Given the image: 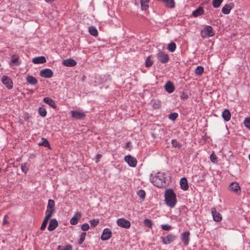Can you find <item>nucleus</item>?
Masks as SVG:
<instances>
[{
	"instance_id": "nucleus-1",
	"label": "nucleus",
	"mask_w": 250,
	"mask_h": 250,
	"mask_svg": "<svg viewBox=\"0 0 250 250\" xmlns=\"http://www.w3.org/2000/svg\"><path fill=\"white\" fill-rule=\"evenodd\" d=\"M151 182L157 187H162L165 186L166 178L163 172H158L155 176L150 178Z\"/></svg>"
},
{
	"instance_id": "nucleus-2",
	"label": "nucleus",
	"mask_w": 250,
	"mask_h": 250,
	"mask_svg": "<svg viewBox=\"0 0 250 250\" xmlns=\"http://www.w3.org/2000/svg\"><path fill=\"white\" fill-rule=\"evenodd\" d=\"M165 197L167 205L170 208L174 207L177 201L174 191L171 189H167L165 192Z\"/></svg>"
},
{
	"instance_id": "nucleus-3",
	"label": "nucleus",
	"mask_w": 250,
	"mask_h": 250,
	"mask_svg": "<svg viewBox=\"0 0 250 250\" xmlns=\"http://www.w3.org/2000/svg\"><path fill=\"white\" fill-rule=\"evenodd\" d=\"M200 35L203 38H206L213 37L214 35V32L211 26L207 25L201 31Z\"/></svg>"
},
{
	"instance_id": "nucleus-4",
	"label": "nucleus",
	"mask_w": 250,
	"mask_h": 250,
	"mask_svg": "<svg viewBox=\"0 0 250 250\" xmlns=\"http://www.w3.org/2000/svg\"><path fill=\"white\" fill-rule=\"evenodd\" d=\"M55 211V202L54 200L49 199L48 202L47 209L45 211L46 216L51 217Z\"/></svg>"
},
{
	"instance_id": "nucleus-5",
	"label": "nucleus",
	"mask_w": 250,
	"mask_h": 250,
	"mask_svg": "<svg viewBox=\"0 0 250 250\" xmlns=\"http://www.w3.org/2000/svg\"><path fill=\"white\" fill-rule=\"evenodd\" d=\"M124 160L131 167H134L137 165V161L136 159L130 155L125 156L124 158Z\"/></svg>"
},
{
	"instance_id": "nucleus-6",
	"label": "nucleus",
	"mask_w": 250,
	"mask_h": 250,
	"mask_svg": "<svg viewBox=\"0 0 250 250\" xmlns=\"http://www.w3.org/2000/svg\"><path fill=\"white\" fill-rule=\"evenodd\" d=\"M117 224L118 226L125 229H129L131 225L130 222L124 218L118 219Z\"/></svg>"
},
{
	"instance_id": "nucleus-7",
	"label": "nucleus",
	"mask_w": 250,
	"mask_h": 250,
	"mask_svg": "<svg viewBox=\"0 0 250 250\" xmlns=\"http://www.w3.org/2000/svg\"><path fill=\"white\" fill-rule=\"evenodd\" d=\"M71 117L77 120H82L86 116V114L84 112H80L77 110L71 111Z\"/></svg>"
},
{
	"instance_id": "nucleus-8",
	"label": "nucleus",
	"mask_w": 250,
	"mask_h": 250,
	"mask_svg": "<svg viewBox=\"0 0 250 250\" xmlns=\"http://www.w3.org/2000/svg\"><path fill=\"white\" fill-rule=\"evenodd\" d=\"M1 81L2 83L5 85L8 89H10L12 88L13 82L8 76H3Z\"/></svg>"
},
{
	"instance_id": "nucleus-9",
	"label": "nucleus",
	"mask_w": 250,
	"mask_h": 250,
	"mask_svg": "<svg viewBox=\"0 0 250 250\" xmlns=\"http://www.w3.org/2000/svg\"><path fill=\"white\" fill-rule=\"evenodd\" d=\"M157 55L158 60L162 63H166L169 60V57L168 54L165 52L160 51L157 53Z\"/></svg>"
},
{
	"instance_id": "nucleus-10",
	"label": "nucleus",
	"mask_w": 250,
	"mask_h": 250,
	"mask_svg": "<svg viewBox=\"0 0 250 250\" xmlns=\"http://www.w3.org/2000/svg\"><path fill=\"white\" fill-rule=\"evenodd\" d=\"M112 235V232L109 229L106 228L103 230L102 236L101 239L102 240H108Z\"/></svg>"
},
{
	"instance_id": "nucleus-11",
	"label": "nucleus",
	"mask_w": 250,
	"mask_h": 250,
	"mask_svg": "<svg viewBox=\"0 0 250 250\" xmlns=\"http://www.w3.org/2000/svg\"><path fill=\"white\" fill-rule=\"evenodd\" d=\"M53 73L52 71L48 68L42 70L40 71V75L43 78H50L53 76Z\"/></svg>"
},
{
	"instance_id": "nucleus-12",
	"label": "nucleus",
	"mask_w": 250,
	"mask_h": 250,
	"mask_svg": "<svg viewBox=\"0 0 250 250\" xmlns=\"http://www.w3.org/2000/svg\"><path fill=\"white\" fill-rule=\"evenodd\" d=\"M176 236L172 234H169L167 236L162 237V241L164 244H169L173 242Z\"/></svg>"
},
{
	"instance_id": "nucleus-13",
	"label": "nucleus",
	"mask_w": 250,
	"mask_h": 250,
	"mask_svg": "<svg viewBox=\"0 0 250 250\" xmlns=\"http://www.w3.org/2000/svg\"><path fill=\"white\" fill-rule=\"evenodd\" d=\"M189 235L190 233L188 231H185L181 234V240L185 246H187L189 243Z\"/></svg>"
},
{
	"instance_id": "nucleus-14",
	"label": "nucleus",
	"mask_w": 250,
	"mask_h": 250,
	"mask_svg": "<svg viewBox=\"0 0 250 250\" xmlns=\"http://www.w3.org/2000/svg\"><path fill=\"white\" fill-rule=\"evenodd\" d=\"M211 211L214 221L217 222H220L222 220L221 214L217 212L215 208H212Z\"/></svg>"
},
{
	"instance_id": "nucleus-15",
	"label": "nucleus",
	"mask_w": 250,
	"mask_h": 250,
	"mask_svg": "<svg viewBox=\"0 0 250 250\" xmlns=\"http://www.w3.org/2000/svg\"><path fill=\"white\" fill-rule=\"evenodd\" d=\"M76 62L72 59L64 60L62 62V64L67 67H73L76 65Z\"/></svg>"
},
{
	"instance_id": "nucleus-16",
	"label": "nucleus",
	"mask_w": 250,
	"mask_h": 250,
	"mask_svg": "<svg viewBox=\"0 0 250 250\" xmlns=\"http://www.w3.org/2000/svg\"><path fill=\"white\" fill-rule=\"evenodd\" d=\"M58 223L56 219H51L49 222V226L48 227V230L50 231L54 230L58 226Z\"/></svg>"
},
{
	"instance_id": "nucleus-17",
	"label": "nucleus",
	"mask_w": 250,
	"mask_h": 250,
	"mask_svg": "<svg viewBox=\"0 0 250 250\" xmlns=\"http://www.w3.org/2000/svg\"><path fill=\"white\" fill-rule=\"evenodd\" d=\"M43 101L44 103H45L46 104L49 105L50 106H51L54 109L57 108V104H56L54 101L53 100L50 98L45 97L43 99Z\"/></svg>"
},
{
	"instance_id": "nucleus-18",
	"label": "nucleus",
	"mask_w": 250,
	"mask_h": 250,
	"mask_svg": "<svg viewBox=\"0 0 250 250\" xmlns=\"http://www.w3.org/2000/svg\"><path fill=\"white\" fill-rule=\"evenodd\" d=\"M81 217V212L76 213L75 215L70 219V223L71 225H75L78 223L79 220Z\"/></svg>"
},
{
	"instance_id": "nucleus-19",
	"label": "nucleus",
	"mask_w": 250,
	"mask_h": 250,
	"mask_svg": "<svg viewBox=\"0 0 250 250\" xmlns=\"http://www.w3.org/2000/svg\"><path fill=\"white\" fill-rule=\"evenodd\" d=\"M180 184L181 188L184 190H187L188 188V181L185 177L181 178Z\"/></svg>"
},
{
	"instance_id": "nucleus-20",
	"label": "nucleus",
	"mask_w": 250,
	"mask_h": 250,
	"mask_svg": "<svg viewBox=\"0 0 250 250\" xmlns=\"http://www.w3.org/2000/svg\"><path fill=\"white\" fill-rule=\"evenodd\" d=\"M165 89L169 93L173 92L174 90V86L173 83L170 81L167 82L165 84Z\"/></svg>"
},
{
	"instance_id": "nucleus-21",
	"label": "nucleus",
	"mask_w": 250,
	"mask_h": 250,
	"mask_svg": "<svg viewBox=\"0 0 250 250\" xmlns=\"http://www.w3.org/2000/svg\"><path fill=\"white\" fill-rule=\"evenodd\" d=\"M32 62L35 64L43 63L46 62V59L43 56L35 57L33 59Z\"/></svg>"
},
{
	"instance_id": "nucleus-22",
	"label": "nucleus",
	"mask_w": 250,
	"mask_h": 250,
	"mask_svg": "<svg viewBox=\"0 0 250 250\" xmlns=\"http://www.w3.org/2000/svg\"><path fill=\"white\" fill-rule=\"evenodd\" d=\"M229 189L233 192H237L240 190V188L238 183L232 182L229 186Z\"/></svg>"
},
{
	"instance_id": "nucleus-23",
	"label": "nucleus",
	"mask_w": 250,
	"mask_h": 250,
	"mask_svg": "<svg viewBox=\"0 0 250 250\" xmlns=\"http://www.w3.org/2000/svg\"><path fill=\"white\" fill-rule=\"evenodd\" d=\"M204 11L202 7H199L197 9L192 12V16L194 17H197L199 16L203 15Z\"/></svg>"
},
{
	"instance_id": "nucleus-24",
	"label": "nucleus",
	"mask_w": 250,
	"mask_h": 250,
	"mask_svg": "<svg viewBox=\"0 0 250 250\" xmlns=\"http://www.w3.org/2000/svg\"><path fill=\"white\" fill-rule=\"evenodd\" d=\"M231 5V4H226L224 6L222 9V12L225 15L229 14L232 8V6Z\"/></svg>"
},
{
	"instance_id": "nucleus-25",
	"label": "nucleus",
	"mask_w": 250,
	"mask_h": 250,
	"mask_svg": "<svg viewBox=\"0 0 250 250\" xmlns=\"http://www.w3.org/2000/svg\"><path fill=\"white\" fill-rule=\"evenodd\" d=\"M222 117L225 121H229L230 119L231 114L228 109H225L222 113Z\"/></svg>"
},
{
	"instance_id": "nucleus-26",
	"label": "nucleus",
	"mask_w": 250,
	"mask_h": 250,
	"mask_svg": "<svg viewBox=\"0 0 250 250\" xmlns=\"http://www.w3.org/2000/svg\"><path fill=\"white\" fill-rule=\"evenodd\" d=\"M21 62L19 61V57L14 55L12 56L11 61L10 63L11 65H15L18 66L20 64Z\"/></svg>"
},
{
	"instance_id": "nucleus-27",
	"label": "nucleus",
	"mask_w": 250,
	"mask_h": 250,
	"mask_svg": "<svg viewBox=\"0 0 250 250\" xmlns=\"http://www.w3.org/2000/svg\"><path fill=\"white\" fill-rule=\"evenodd\" d=\"M26 81L29 84L32 85L38 83V80L36 78L31 75L27 76Z\"/></svg>"
},
{
	"instance_id": "nucleus-28",
	"label": "nucleus",
	"mask_w": 250,
	"mask_h": 250,
	"mask_svg": "<svg viewBox=\"0 0 250 250\" xmlns=\"http://www.w3.org/2000/svg\"><path fill=\"white\" fill-rule=\"evenodd\" d=\"M163 2L166 3L167 7L173 8L175 7V1L174 0H162Z\"/></svg>"
},
{
	"instance_id": "nucleus-29",
	"label": "nucleus",
	"mask_w": 250,
	"mask_h": 250,
	"mask_svg": "<svg viewBox=\"0 0 250 250\" xmlns=\"http://www.w3.org/2000/svg\"><path fill=\"white\" fill-rule=\"evenodd\" d=\"M149 0H140L141 8L143 10H146L148 7Z\"/></svg>"
},
{
	"instance_id": "nucleus-30",
	"label": "nucleus",
	"mask_w": 250,
	"mask_h": 250,
	"mask_svg": "<svg viewBox=\"0 0 250 250\" xmlns=\"http://www.w3.org/2000/svg\"><path fill=\"white\" fill-rule=\"evenodd\" d=\"M50 218V217H49L48 216H47L45 215V216L43 219V222L41 227V230H43L45 229L46 225L48 223V220Z\"/></svg>"
},
{
	"instance_id": "nucleus-31",
	"label": "nucleus",
	"mask_w": 250,
	"mask_h": 250,
	"mask_svg": "<svg viewBox=\"0 0 250 250\" xmlns=\"http://www.w3.org/2000/svg\"><path fill=\"white\" fill-rule=\"evenodd\" d=\"M153 63V61L151 59V56H149L146 58L145 62V66L146 67H149L152 66Z\"/></svg>"
},
{
	"instance_id": "nucleus-32",
	"label": "nucleus",
	"mask_w": 250,
	"mask_h": 250,
	"mask_svg": "<svg viewBox=\"0 0 250 250\" xmlns=\"http://www.w3.org/2000/svg\"><path fill=\"white\" fill-rule=\"evenodd\" d=\"M89 32L91 35L93 36L96 37L98 35V31L97 29L94 26L89 27Z\"/></svg>"
},
{
	"instance_id": "nucleus-33",
	"label": "nucleus",
	"mask_w": 250,
	"mask_h": 250,
	"mask_svg": "<svg viewBox=\"0 0 250 250\" xmlns=\"http://www.w3.org/2000/svg\"><path fill=\"white\" fill-rule=\"evenodd\" d=\"M168 50L171 52H173L176 48V45L175 43L174 42H171L168 44V47H167Z\"/></svg>"
},
{
	"instance_id": "nucleus-34",
	"label": "nucleus",
	"mask_w": 250,
	"mask_h": 250,
	"mask_svg": "<svg viewBox=\"0 0 250 250\" xmlns=\"http://www.w3.org/2000/svg\"><path fill=\"white\" fill-rule=\"evenodd\" d=\"M223 0H212V6L214 8H218Z\"/></svg>"
},
{
	"instance_id": "nucleus-35",
	"label": "nucleus",
	"mask_w": 250,
	"mask_h": 250,
	"mask_svg": "<svg viewBox=\"0 0 250 250\" xmlns=\"http://www.w3.org/2000/svg\"><path fill=\"white\" fill-rule=\"evenodd\" d=\"M144 224L145 226H146L147 228H148L149 229L152 228V221L150 220H149V219H147V218L145 219L144 220Z\"/></svg>"
},
{
	"instance_id": "nucleus-36",
	"label": "nucleus",
	"mask_w": 250,
	"mask_h": 250,
	"mask_svg": "<svg viewBox=\"0 0 250 250\" xmlns=\"http://www.w3.org/2000/svg\"><path fill=\"white\" fill-rule=\"evenodd\" d=\"M38 112L39 114L42 117H45L46 115L47 112L44 107H40L38 109Z\"/></svg>"
},
{
	"instance_id": "nucleus-37",
	"label": "nucleus",
	"mask_w": 250,
	"mask_h": 250,
	"mask_svg": "<svg viewBox=\"0 0 250 250\" xmlns=\"http://www.w3.org/2000/svg\"><path fill=\"white\" fill-rule=\"evenodd\" d=\"M204 71V68L202 66H198L196 67L195 70V73L196 74L200 75Z\"/></svg>"
},
{
	"instance_id": "nucleus-38",
	"label": "nucleus",
	"mask_w": 250,
	"mask_h": 250,
	"mask_svg": "<svg viewBox=\"0 0 250 250\" xmlns=\"http://www.w3.org/2000/svg\"><path fill=\"white\" fill-rule=\"evenodd\" d=\"M86 235V232H82L80 235V237L79 238V240L78 241L79 244L81 245L82 244L83 242L84 241L85 237Z\"/></svg>"
},
{
	"instance_id": "nucleus-39",
	"label": "nucleus",
	"mask_w": 250,
	"mask_h": 250,
	"mask_svg": "<svg viewBox=\"0 0 250 250\" xmlns=\"http://www.w3.org/2000/svg\"><path fill=\"white\" fill-rule=\"evenodd\" d=\"M137 195L143 200L146 197V192L144 190L140 189L137 191Z\"/></svg>"
},
{
	"instance_id": "nucleus-40",
	"label": "nucleus",
	"mask_w": 250,
	"mask_h": 250,
	"mask_svg": "<svg viewBox=\"0 0 250 250\" xmlns=\"http://www.w3.org/2000/svg\"><path fill=\"white\" fill-rule=\"evenodd\" d=\"M171 144L174 147L180 148L181 146V144L176 140H172Z\"/></svg>"
},
{
	"instance_id": "nucleus-41",
	"label": "nucleus",
	"mask_w": 250,
	"mask_h": 250,
	"mask_svg": "<svg viewBox=\"0 0 250 250\" xmlns=\"http://www.w3.org/2000/svg\"><path fill=\"white\" fill-rule=\"evenodd\" d=\"M178 116V113L174 112L170 114L168 118L172 121H175L177 118Z\"/></svg>"
},
{
	"instance_id": "nucleus-42",
	"label": "nucleus",
	"mask_w": 250,
	"mask_h": 250,
	"mask_svg": "<svg viewBox=\"0 0 250 250\" xmlns=\"http://www.w3.org/2000/svg\"><path fill=\"white\" fill-rule=\"evenodd\" d=\"M99 219H91L89 221V223L92 227H96L99 223Z\"/></svg>"
},
{
	"instance_id": "nucleus-43",
	"label": "nucleus",
	"mask_w": 250,
	"mask_h": 250,
	"mask_svg": "<svg viewBox=\"0 0 250 250\" xmlns=\"http://www.w3.org/2000/svg\"><path fill=\"white\" fill-rule=\"evenodd\" d=\"M21 170L26 174L28 170V168L27 167V164L26 163L22 164L21 165Z\"/></svg>"
},
{
	"instance_id": "nucleus-44",
	"label": "nucleus",
	"mask_w": 250,
	"mask_h": 250,
	"mask_svg": "<svg viewBox=\"0 0 250 250\" xmlns=\"http://www.w3.org/2000/svg\"><path fill=\"white\" fill-rule=\"evenodd\" d=\"M244 124L247 128L250 129V117L246 118L244 121Z\"/></svg>"
},
{
	"instance_id": "nucleus-45",
	"label": "nucleus",
	"mask_w": 250,
	"mask_h": 250,
	"mask_svg": "<svg viewBox=\"0 0 250 250\" xmlns=\"http://www.w3.org/2000/svg\"><path fill=\"white\" fill-rule=\"evenodd\" d=\"M42 142L41 143H40L39 144L40 145L44 146L45 147H48L49 146V142L47 141V139L42 138Z\"/></svg>"
},
{
	"instance_id": "nucleus-46",
	"label": "nucleus",
	"mask_w": 250,
	"mask_h": 250,
	"mask_svg": "<svg viewBox=\"0 0 250 250\" xmlns=\"http://www.w3.org/2000/svg\"><path fill=\"white\" fill-rule=\"evenodd\" d=\"M161 106V102L159 101H154L153 103V107L155 109L160 108Z\"/></svg>"
},
{
	"instance_id": "nucleus-47",
	"label": "nucleus",
	"mask_w": 250,
	"mask_h": 250,
	"mask_svg": "<svg viewBox=\"0 0 250 250\" xmlns=\"http://www.w3.org/2000/svg\"><path fill=\"white\" fill-rule=\"evenodd\" d=\"M81 229L83 231H87L89 229V226L87 223H84L82 225Z\"/></svg>"
},
{
	"instance_id": "nucleus-48",
	"label": "nucleus",
	"mask_w": 250,
	"mask_h": 250,
	"mask_svg": "<svg viewBox=\"0 0 250 250\" xmlns=\"http://www.w3.org/2000/svg\"><path fill=\"white\" fill-rule=\"evenodd\" d=\"M162 229L165 230H169L171 229V227L168 225H163Z\"/></svg>"
},
{
	"instance_id": "nucleus-49",
	"label": "nucleus",
	"mask_w": 250,
	"mask_h": 250,
	"mask_svg": "<svg viewBox=\"0 0 250 250\" xmlns=\"http://www.w3.org/2000/svg\"><path fill=\"white\" fill-rule=\"evenodd\" d=\"M210 159L212 162L215 163L217 159V157L215 154L212 153L210 156Z\"/></svg>"
},
{
	"instance_id": "nucleus-50",
	"label": "nucleus",
	"mask_w": 250,
	"mask_h": 250,
	"mask_svg": "<svg viewBox=\"0 0 250 250\" xmlns=\"http://www.w3.org/2000/svg\"><path fill=\"white\" fill-rule=\"evenodd\" d=\"M72 246L70 245H65L62 250H72Z\"/></svg>"
},
{
	"instance_id": "nucleus-51",
	"label": "nucleus",
	"mask_w": 250,
	"mask_h": 250,
	"mask_svg": "<svg viewBox=\"0 0 250 250\" xmlns=\"http://www.w3.org/2000/svg\"><path fill=\"white\" fill-rule=\"evenodd\" d=\"M180 97L181 99L186 100L188 98V95H187V94L183 92L180 95Z\"/></svg>"
},
{
	"instance_id": "nucleus-52",
	"label": "nucleus",
	"mask_w": 250,
	"mask_h": 250,
	"mask_svg": "<svg viewBox=\"0 0 250 250\" xmlns=\"http://www.w3.org/2000/svg\"><path fill=\"white\" fill-rule=\"evenodd\" d=\"M6 217H7L6 215H5L4 217L3 220V225H6V224H8V222L6 220Z\"/></svg>"
},
{
	"instance_id": "nucleus-53",
	"label": "nucleus",
	"mask_w": 250,
	"mask_h": 250,
	"mask_svg": "<svg viewBox=\"0 0 250 250\" xmlns=\"http://www.w3.org/2000/svg\"><path fill=\"white\" fill-rule=\"evenodd\" d=\"M102 158V155L101 154H98L96 156V163H98L99 161V160Z\"/></svg>"
},
{
	"instance_id": "nucleus-54",
	"label": "nucleus",
	"mask_w": 250,
	"mask_h": 250,
	"mask_svg": "<svg viewBox=\"0 0 250 250\" xmlns=\"http://www.w3.org/2000/svg\"><path fill=\"white\" fill-rule=\"evenodd\" d=\"M55 0H45L46 2L50 3L54 1Z\"/></svg>"
},
{
	"instance_id": "nucleus-55",
	"label": "nucleus",
	"mask_w": 250,
	"mask_h": 250,
	"mask_svg": "<svg viewBox=\"0 0 250 250\" xmlns=\"http://www.w3.org/2000/svg\"><path fill=\"white\" fill-rule=\"evenodd\" d=\"M249 160H250V155H249Z\"/></svg>"
},
{
	"instance_id": "nucleus-56",
	"label": "nucleus",
	"mask_w": 250,
	"mask_h": 250,
	"mask_svg": "<svg viewBox=\"0 0 250 250\" xmlns=\"http://www.w3.org/2000/svg\"><path fill=\"white\" fill-rule=\"evenodd\" d=\"M1 171V168H0V171Z\"/></svg>"
},
{
	"instance_id": "nucleus-57",
	"label": "nucleus",
	"mask_w": 250,
	"mask_h": 250,
	"mask_svg": "<svg viewBox=\"0 0 250 250\" xmlns=\"http://www.w3.org/2000/svg\"><path fill=\"white\" fill-rule=\"evenodd\" d=\"M18 250H20V249H19Z\"/></svg>"
}]
</instances>
